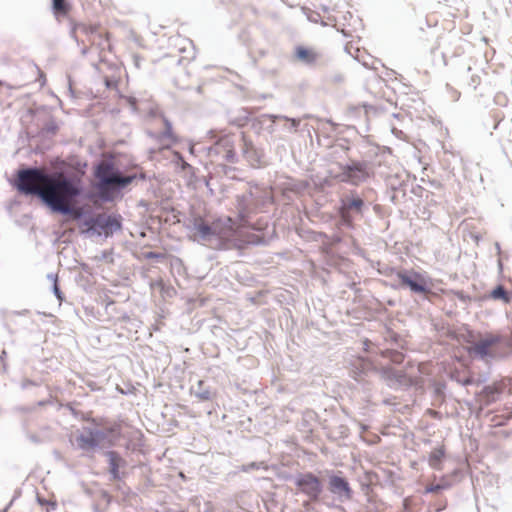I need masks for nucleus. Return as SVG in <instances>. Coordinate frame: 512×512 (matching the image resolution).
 Returning a JSON list of instances; mask_svg holds the SVG:
<instances>
[{"instance_id":"f257e3e1","label":"nucleus","mask_w":512,"mask_h":512,"mask_svg":"<svg viewBox=\"0 0 512 512\" xmlns=\"http://www.w3.org/2000/svg\"><path fill=\"white\" fill-rule=\"evenodd\" d=\"M11 186L24 197H36L50 213L69 216L71 202L88 197L83 180L74 175L53 178L38 166L21 165L10 180Z\"/></svg>"},{"instance_id":"f03ea898","label":"nucleus","mask_w":512,"mask_h":512,"mask_svg":"<svg viewBox=\"0 0 512 512\" xmlns=\"http://www.w3.org/2000/svg\"><path fill=\"white\" fill-rule=\"evenodd\" d=\"M237 148L241 150V156L252 168H260L267 165L265 150L255 145L244 132L240 134L218 133L213 138V144L208 149V156L221 158L230 164H237L240 160Z\"/></svg>"},{"instance_id":"7ed1b4c3","label":"nucleus","mask_w":512,"mask_h":512,"mask_svg":"<svg viewBox=\"0 0 512 512\" xmlns=\"http://www.w3.org/2000/svg\"><path fill=\"white\" fill-rule=\"evenodd\" d=\"M94 187L103 202H112L122 197L123 191L131 185V180L125 178L119 166L113 160H100L92 166Z\"/></svg>"},{"instance_id":"20e7f679","label":"nucleus","mask_w":512,"mask_h":512,"mask_svg":"<svg viewBox=\"0 0 512 512\" xmlns=\"http://www.w3.org/2000/svg\"><path fill=\"white\" fill-rule=\"evenodd\" d=\"M372 191L371 188H364L360 191L349 189L340 196L337 216L341 227L354 229L355 222L364 218L372 204L369 199V194Z\"/></svg>"},{"instance_id":"39448f33","label":"nucleus","mask_w":512,"mask_h":512,"mask_svg":"<svg viewBox=\"0 0 512 512\" xmlns=\"http://www.w3.org/2000/svg\"><path fill=\"white\" fill-rule=\"evenodd\" d=\"M80 233L86 236L109 238L123 228V217L117 212L95 213L81 211L77 215Z\"/></svg>"},{"instance_id":"423d86ee","label":"nucleus","mask_w":512,"mask_h":512,"mask_svg":"<svg viewBox=\"0 0 512 512\" xmlns=\"http://www.w3.org/2000/svg\"><path fill=\"white\" fill-rule=\"evenodd\" d=\"M511 351L512 341L501 334L485 333L470 343L471 355L483 361L504 358Z\"/></svg>"},{"instance_id":"0eeeda50","label":"nucleus","mask_w":512,"mask_h":512,"mask_svg":"<svg viewBox=\"0 0 512 512\" xmlns=\"http://www.w3.org/2000/svg\"><path fill=\"white\" fill-rule=\"evenodd\" d=\"M374 174V166L370 161L352 157L340 163L337 179L351 186H360L373 178Z\"/></svg>"},{"instance_id":"6e6552de","label":"nucleus","mask_w":512,"mask_h":512,"mask_svg":"<svg viewBox=\"0 0 512 512\" xmlns=\"http://www.w3.org/2000/svg\"><path fill=\"white\" fill-rule=\"evenodd\" d=\"M387 286L388 283L384 282ZM432 280L425 273L415 269L402 268L399 272L398 282H391L389 286L394 290L406 289L415 295H426L432 291Z\"/></svg>"},{"instance_id":"1a4fd4ad","label":"nucleus","mask_w":512,"mask_h":512,"mask_svg":"<svg viewBox=\"0 0 512 512\" xmlns=\"http://www.w3.org/2000/svg\"><path fill=\"white\" fill-rule=\"evenodd\" d=\"M188 228L194 232V236L203 242L214 245L215 248L224 250L222 230L214 224H210L201 215H193L189 219Z\"/></svg>"},{"instance_id":"9d476101","label":"nucleus","mask_w":512,"mask_h":512,"mask_svg":"<svg viewBox=\"0 0 512 512\" xmlns=\"http://www.w3.org/2000/svg\"><path fill=\"white\" fill-rule=\"evenodd\" d=\"M294 485L313 503L321 501L324 482L313 472L297 473L293 478Z\"/></svg>"},{"instance_id":"9b49d317","label":"nucleus","mask_w":512,"mask_h":512,"mask_svg":"<svg viewBox=\"0 0 512 512\" xmlns=\"http://www.w3.org/2000/svg\"><path fill=\"white\" fill-rule=\"evenodd\" d=\"M327 490L334 496V499L340 503L351 501L354 498L348 478L342 471H327Z\"/></svg>"},{"instance_id":"f8f14e48","label":"nucleus","mask_w":512,"mask_h":512,"mask_svg":"<svg viewBox=\"0 0 512 512\" xmlns=\"http://www.w3.org/2000/svg\"><path fill=\"white\" fill-rule=\"evenodd\" d=\"M276 236L275 228L272 227L271 235L267 233L257 234L253 232H247L240 235H235L227 240L223 239V245L227 249L234 248L237 250H246L251 246H266L270 243L273 237Z\"/></svg>"},{"instance_id":"ddd939ff","label":"nucleus","mask_w":512,"mask_h":512,"mask_svg":"<svg viewBox=\"0 0 512 512\" xmlns=\"http://www.w3.org/2000/svg\"><path fill=\"white\" fill-rule=\"evenodd\" d=\"M59 129L58 122L50 115L37 131L28 130L26 135L28 140H35L37 142L35 152L43 153L51 147V141L57 135Z\"/></svg>"},{"instance_id":"4468645a","label":"nucleus","mask_w":512,"mask_h":512,"mask_svg":"<svg viewBox=\"0 0 512 512\" xmlns=\"http://www.w3.org/2000/svg\"><path fill=\"white\" fill-rule=\"evenodd\" d=\"M378 375L385 384L393 390L408 389L415 384V379L402 370L391 366H383L378 370Z\"/></svg>"},{"instance_id":"2eb2a0df","label":"nucleus","mask_w":512,"mask_h":512,"mask_svg":"<svg viewBox=\"0 0 512 512\" xmlns=\"http://www.w3.org/2000/svg\"><path fill=\"white\" fill-rule=\"evenodd\" d=\"M103 454L107 457L110 480L115 482L123 481L128 475L126 471L128 466L127 460L116 450H106Z\"/></svg>"},{"instance_id":"dca6fc26","label":"nucleus","mask_w":512,"mask_h":512,"mask_svg":"<svg viewBox=\"0 0 512 512\" xmlns=\"http://www.w3.org/2000/svg\"><path fill=\"white\" fill-rule=\"evenodd\" d=\"M83 430L84 433H81L76 437L78 448L83 451L99 448L101 443L106 440V434L103 429L85 426Z\"/></svg>"},{"instance_id":"f3484780","label":"nucleus","mask_w":512,"mask_h":512,"mask_svg":"<svg viewBox=\"0 0 512 512\" xmlns=\"http://www.w3.org/2000/svg\"><path fill=\"white\" fill-rule=\"evenodd\" d=\"M237 217L240 221H247L256 211V198L251 190L237 195L236 197Z\"/></svg>"},{"instance_id":"a211bd4d","label":"nucleus","mask_w":512,"mask_h":512,"mask_svg":"<svg viewBox=\"0 0 512 512\" xmlns=\"http://www.w3.org/2000/svg\"><path fill=\"white\" fill-rule=\"evenodd\" d=\"M378 370L379 367L370 359L358 357L351 363L350 375L357 382H361L373 373L378 374Z\"/></svg>"},{"instance_id":"6ab92c4d","label":"nucleus","mask_w":512,"mask_h":512,"mask_svg":"<svg viewBox=\"0 0 512 512\" xmlns=\"http://www.w3.org/2000/svg\"><path fill=\"white\" fill-rule=\"evenodd\" d=\"M351 150L352 147L349 140L346 138H341L329 147V159L331 162L336 164L340 170V163L347 162L348 159L352 158L350 155Z\"/></svg>"},{"instance_id":"aec40b11","label":"nucleus","mask_w":512,"mask_h":512,"mask_svg":"<svg viewBox=\"0 0 512 512\" xmlns=\"http://www.w3.org/2000/svg\"><path fill=\"white\" fill-rule=\"evenodd\" d=\"M321 55L312 47L296 45L294 47L293 59L301 64L313 68L317 65Z\"/></svg>"},{"instance_id":"412c9836","label":"nucleus","mask_w":512,"mask_h":512,"mask_svg":"<svg viewBox=\"0 0 512 512\" xmlns=\"http://www.w3.org/2000/svg\"><path fill=\"white\" fill-rule=\"evenodd\" d=\"M281 117L282 115L276 114H262L258 117H254L251 120V129L257 134H260L262 131H267L269 134H272L275 131V122L280 120Z\"/></svg>"},{"instance_id":"4be33fe9","label":"nucleus","mask_w":512,"mask_h":512,"mask_svg":"<svg viewBox=\"0 0 512 512\" xmlns=\"http://www.w3.org/2000/svg\"><path fill=\"white\" fill-rule=\"evenodd\" d=\"M190 393L201 402L213 401L217 395L216 391L205 380H198L195 385H192Z\"/></svg>"},{"instance_id":"5701e85b","label":"nucleus","mask_w":512,"mask_h":512,"mask_svg":"<svg viewBox=\"0 0 512 512\" xmlns=\"http://www.w3.org/2000/svg\"><path fill=\"white\" fill-rule=\"evenodd\" d=\"M459 472L455 470L450 475H444L435 484H430L425 487L424 493L440 494L444 490L450 489L457 480Z\"/></svg>"},{"instance_id":"b1692460","label":"nucleus","mask_w":512,"mask_h":512,"mask_svg":"<svg viewBox=\"0 0 512 512\" xmlns=\"http://www.w3.org/2000/svg\"><path fill=\"white\" fill-rule=\"evenodd\" d=\"M484 300L500 301L504 304H512V291L503 284L498 283L484 295Z\"/></svg>"},{"instance_id":"393cba45","label":"nucleus","mask_w":512,"mask_h":512,"mask_svg":"<svg viewBox=\"0 0 512 512\" xmlns=\"http://www.w3.org/2000/svg\"><path fill=\"white\" fill-rule=\"evenodd\" d=\"M386 185L390 191H402V198L406 197L407 188L410 186L408 176L405 178L401 174L388 175L385 179Z\"/></svg>"},{"instance_id":"a878e982","label":"nucleus","mask_w":512,"mask_h":512,"mask_svg":"<svg viewBox=\"0 0 512 512\" xmlns=\"http://www.w3.org/2000/svg\"><path fill=\"white\" fill-rule=\"evenodd\" d=\"M30 314V310H5L3 311V317L6 320L4 323V327L10 335H14L16 330L11 327V324H17L15 317L17 316H27Z\"/></svg>"},{"instance_id":"bb28decb","label":"nucleus","mask_w":512,"mask_h":512,"mask_svg":"<svg viewBox=\"0 0 512 512\" xmlns=\"http://www.w3.org/2000/svg\"><path fill=\"white\" fill-rule=\"evenodd\" d=\"M446 457V451L444 446H438L434 448L428 457L429 465L436 470L442 469V463Z\"/></svg>"},{"instance_id":"cd10ccee","label":"nucleus","mask_w":512,"mask_h":512,"mask_svg":"<svg viewBox=\"0 0 512 512\" xmlns=\"http://www.w3.org/2000/svg\"><path fill=\"white\" fill-rule=\"evenodd\" d=\"M252 119L249 109L241 108L235 116L229 117V123L237 126L238 128H242L247 126L249 123L251 124Z\"/></svg>"},{"instance_id":"c85d7f7f","label":"nucleus","mask_w":512,"mask_h":512,"mask_svg":"<svg viewBox=\"0 0 512 512\" xmlns=\"http://www.w3.org/2000/svg\"><path fill=\"white\" fill-rule=\"evenodd\" d=\"M104 433L106 434L105 442L109 446H114L117 441L122 437V427L119 423H114L108 427H106Z\"/></svg>"},{"instance_id":"c756f323","label":"nucleus","mask_w":512,"mask_h":512,"mask_svg":"<svg viewBox=\"0 0 512 512\" xmlns=\"http://www.w3.org/2000/svg\"><path fill=\"white\" fill-rule=\"evenodd\" d=\"M449 378L452 381L460 384L461 386L467 387L471 386L475 383L474 376L470 373L462 372L458 369H455L449 373Z\"/></svg>"},{"instance_id":"7c9ffc66","label":"nucleus","mask_w":512,"mask_h":512,"mask_svg":"<svg viewBox=\"0 0 512 512\" xmlns=\"http://www.w3.org/2000/svg\"><path fill=\"white\" fill-rule=\"evenodd\" d=\"M377 272L380 275H383V276H385L387 278L395 277L396 278L395 282H398V280H399L400 269H398L396 267H393V266H390L388 264L377 262Z\"/></svg>"},{"instance_id":"2f4dec72","label":"nucleus","mask_w":512,"mask_h":512,"mask_svg":"<svg viewBox=\"0 0 512 512\" xmlns=\"http://www.w3.org/2000/svg\"><path fill=\"white\" fill-rule=\"evenodd\" d=\"M349 434H350L349 427L345 424H340V425L334 427L333 429H331L328 436H329V438H331L333 440H344V439L348 438Z\"/></svg>"},{"instance_id":"473e14b6","label":"nucleus","mask_w":512,"mask_h":512,"mask_svg":"<svg viewBox=\"0 0 512 512\" xmlns=\"http://www.w3.org/2000/svg\"><path fill=\"white\" fill-rule=\"evenodd\" d=\"M159 139L160 140L167 139V140H170L174 144H176L178 142V139L173 132L172 123L167 118H164V129L160 133Z\"/></svg>"},{"instance_id":"72a5a7b5","label":"nucleus","mask_w":512,"mask_h":512,"mask_svg":"<svg viewBox=\"0 0 512 512\" xmlns=\"http://www.w3.org/2000/svg\"><path fill=\"white\" fill-rule=\"evenodd\" d=\"M51 8L56 18L67 14L69 5L66 0H51Z\"/></svg>"},{"instance_id":"f704fd0d","label":"nucleus","mask_w":512,"mask_h":512,"mask_svg":"<svg viewBox=\"0 0 512 512\" xmlns=\"http://www.w3.org/2000/svg\"><path fill=\"white\" fill-rule=\"evenodd\" d=\"M499 391L491 386H484L482 389L483 401L486 405H490L498 399Z\"/></svg>"},{"instance_id":"c9c22d12","label":"nucleus","mask_w":512,"mask_h":512,"mask_svg":"<svg viewBox=\"0 0 512 512\" xmlns=\"http://www.w3.org/2000/svg\"><path fill=\"white\" fill-rule=\"evenodd\" d=\"M435 398L441 402L445 400L446 384L442 381H434L432 384Z\"/></svg>"},{"instance_id":"e433bc0d","label":"nucleus","mask_w":512,"mask_h":512,"mask_svg":"<svg viewBox=\"0 0 512 512\" xmlns=\"http://www.w3.org/2000/svg\"><path fill=\"white\" fill-rule=\"evenodd\" d=\"M76 405H78L77 402H68L64 405L65 409L70 411V413L73 415L74 418L82 420V421H88V418L86 417L85 413L78 410L76 408Z\"/></svg>"},{"instance_id":"4c0bfd02","label":"nucleus","mask_w":512,"mask_h":512,"mask_svg":"<svg viewBox=\"0 0 512 512\" xmlns=\"http://www.w3.org/2000/svg\"><path fill=\"white\" fill-rule=\"evenodd\" d=\"M38 504L41 507H45L47 512L53 511L57 508V503L55 501H50L43 496L37 495L36 497Z\"/></svg>"},{"instance_id":"58836bf2","label":"nucleus","mask_w":512,"mask_h":512,"mask_svg":"<svg viewBox=\"0 0 512 512\" xmlns=\"http://www.w3.org/2000/svg\"><path fill=\"white\" fill-rule=\"evenodd\" d=\"M212 160L214 161H218V160H221L222 162H220L218 164V167L221 169V171L226 175V176H230L231 173L235 172L236 171V168L235 167H232V166H229L227 165L223 159L221 158H217V157H210Z\"/></svg>"},{"instance_id":"ea45409f","label":"nucleus","mask_w":512,"mask_h":512,"mask_svg":"<svg viewBox=\"0 0 512 512\" xmlns=\"http://www.w3.org/2000/svg\"><path fill=\"white\" fill-rule=\"evenodd\" d=\"M280 120H285L286 122L289 123V125L287 126V129L289 131L296 132L298 130L299 125H300V119H298V118H290V117L282 115Z\"/></svg>"},{"instance_id":"a19ab883","label":"nucleus","mask_w":512,"mask_h":512,"mask_svg":"<svg viewBox=\"0 0 512 512\" xmlns=\"http://www.w3.org/2000/svg\"><path fill=\"white\" fill-rule=\"evenodd\" d=\"M124 177L130 179L131 184H132L134 181H137V180L145 181L147 179V174L144 171H140L137 173H131V174L125 175Z\"/></svg>"},{"instance_id":"79ce46f5","label":"nucleus","mask_w":512,"mask_h":512,"mask_svg":"<svg viewBox=\"0 0 512 512\" xmlns=\"http://www.w3.org/2000/svg\"><path fill=\"white\" fill-rule=\"evenodd\" d=\"M51 288H52V292H53L54 296L56 297V299L59 302H62L65 299V295L61 291L59 282L53 283Z\"/></svg>"},{"instance_id":"37998d69","label":"nucleus","mask_w":512,"mask_h":512,"mask_svg":"<svg viewBox=\"0 0 512 512\" xmlns=\"http://www.w3.org/2000/svg\"><path fill=\"white\" fill-rule=\"evenodd\" d=\"M309 187V182L306 180H301L293 185L292 190L295 192L305 191Z\"/></svg>"},{"instance_id":"c03bdc74","label":"nucleus","mask_w":512,"mask_h":512,"mask_svg":"<svg viewBox=\"0 0 512 512\" xmlns=\"http://www.w3.org/2000/svg\"><path fill=\"white\" fill-rule=\"evenodd\" d=\"M454 294L457 297V299L464 304L468 303L471 300L470 296L462 290H457L454 292Z\"/></svg>"},{"instance_id":"a18cd8bd","label":"nucleus","mask_w":512,"mask_h":512,"mask_svg":"<svg viewBox=\"0 0 512 512\" xmlns=\"http://www.w3.org/2000/svg\"><path fill=\"white\" fill-rule=\"evenodd\" d=\"M79 27V23H74L72 22V26H71V29H70V37L77 43L79 44L80 43V40L79 38L77 37V34H76V31H77V28Z\"/></svg>"},{"instance_id":"49530a36","label":"nucleus","mask_w":512,"mask_h":512,"mask_svg":"<svg viewBox=\"0 0 512 512\" xmlns=\"http://www.w3.org/2000/svg\"><path fill=\"white\" fill-rule=\"evenodd\" d=\"M79 27L87 35L94 34L96 32V27L92 25L79 24Z\"/></svg>"},{"instance_id":"de8ad7c7","label":"nucleus","mask_w":512,"mask_h":512,"mask_svg":"<svg viewBox=\"0 0 512 512\" xmlns=\"http://www.w3.org/2000/svg\"><path fill=\"white\" fill-rule=\"evenodd\" d=\"M37 385H38V383L32 379H24L21 383V388L27 389L29 387L37 386Z\"/></svg>"},{"instance_id":"09e8293b","label":"nucleus","mask_w":512,"mask_h":512,"mask_svg":"<svg viewBox=\"0 0 512 512\" xmlns=\"http://www.w3.org/2000/svg\"><path fill=\"white\" fill-rule=\"evenodd\" d=\"M28 439L34 444H41L43 440L36 434H28Z\"/></svg>"},{"instance_id":"8fccbe9b","label":"nucleus","mask_w":512,"mask_h":512,"mask_svg":"<svg viewBox=\"0 0 512 512\" xmlns=\"http://www.w3.org/2000/svg\"><path fill=\"white\" fill-rule=\"evenodd\" d=\"M479 84H480V77L478 75H473L471 77V82L469 83V85L472 86L473 89L475 90Z\"/></svg>"},{"instance_id":"3c124183","label":"nucleus","mask_w":512,"mask_h":512,"mask_svg":"<svg viewBox=\"0 0 512 512\" xmlns=\"http://www.w3.org/2000/svg\"><path fill=\"white\" fill-rule=\"evenodd\" d=\"M391 192H392V194L390 195V201L393 204H398L399 202H401L400 197H399V192H395V191H391Z\"/></svg>"},{"instance_id":"603ef678","label":"nucleus","mask_w":512,"mask_h":512,"mask_svg":"<svg viewBox=\"0 0 512 512\" xmlns=\"http://www.w3.org/2000/svg\"><path fill=\"white\" fill-rule=\"evenodd\" d=\"M101 497H102V499L106 500L108 503H110L112 501L111 494L106 490L101 491Z\"/></svg>"},{"instance_id":"864d4df0","label":"nucleus","mask_w":512,"mask_h":512,"mask_svg":"<svg viewBox=\"0 0 512 512\" xmlns=\"http://www.w3.org/2000/svg\"><path fill=\"white\" fill-rule=\"evenodd\" d=\"M145 257L147 259H159L161 257V255L157 252L150 251V252L146 253Z\"/></svg>"},{"instance_id":"5fc2aeb1","label":"nucleus","mask_w":512,"mask_h":512,"mask_svg":"<svg viewBox=\"0 0 512 512\" xmlns=\"http://www.w3.org/2000/svg\"><path fill=\"white\" fill-rule=\"evenodd\" d=\"M308 19L311 22L318 23L321 20V15L318 13H314V14L308 16Z\"/></svg>"},{"instance_id":"6e6d98bb","label":"nucleus","mask_w":512,"mask_h":512,"mask_svg":"<svg viewBox=\"0 0 512 512\" xmlns=\"http://www.w3.org/2000/svg\"><path fill=\"white\" fill-rule=\"evenodd\" d=\"M487 121L489 122V124H492V129L495 130L498 128V125H499V121L495 120L494 118H492L491 116H489V118L487 119Z\"/></svg>"},{"instance_id":"4d7b16f0","label":"nucleus","mask_w":512,"mask_h":512,"mask_svg":"<svg viewBox=\"0 0 512 512\" xmlns=\"http://www.w3.org/2000/svg\"><path fill=\"white\" fill-rule=\"evenodd\" d=\"M47 279H49L52 282V284L56 283V282H59L58 276L56 274H54V273H49L47 275Z\"/></svg>"},{"instance_id":"13d9d810","label":"nucleus","mask_w":512,"mask_h":512,"mask_svg":"<svg viewBox=\"0 0 512 512\" xmlns=\"http://www.w3.org/2000/svg\"><path fill=\"white\" fill-rule=\"evenodd\" d=\"M6 359H7V351L5 349H3L0 353V363L7 362Z\"/></svg>"},{"instance_id":"bf43d9fd","label":"nucleus","mask_w":512,"mask_h":512,"mask_svg":"<svg viewBox=\"0 0 512 512\" xmlns=\"http://www.w3.org/2000/svg\"><path fill=\"white\" fill-rule=\"evenodd\" d=\"M256 468H258L257 463L252 462V463L244 466V471H249L250 469H256Z\"/></svg>"},{"instance_id":"052dcab7","label":"nucleus","mask_w":512,"mask_h":512,"mask_svg":"<svg viewBox=\"0 0 512 512\" xmlns=\"http://www.w3.org/2000/svg\"><path fill=\"white\" fill-rule=\"evenodd\" d=\"M18 410L23 413H29V412L33 411V408L27 407V406H22V407H19Z\"/></svg>"},{"instance_id":"680f3d73","label":"nucleus","mask_w":512,"mask_h":512,"mask_svg":"<svg viewBox=\"0 0 512 512\" xmlns=\"http://www.w3.org/2000/svg\"><path fill=\"white\" fill-rule=\"evenodd\" d=\"M20 493H21V491H20V490H17V491L15 492V495H14L13 499H12V500L10 501V503L7 505V507H6L5 511H6L7 509H9V508L12 506L14 499H15L16 497H18V496L20 495Z\"/></svg>"},{"instance_id":"e2e57ef3","label":"nucleus","mask_w":512,"mask_h":512,"mask_svg":"<svg viewBox=\"0 0 512 512\" xmlns=\"http://www.w3.org/2000/svg\"><path fill=\"white\" fill-rule=\"evenodd\" d=\"M361 486H362V490H363L366 494H368V492H369V490H370V485H369L368 483H362V484H361Z\"/></svg>"},{"instance_id":"0e129e2a","label":"nucleus","mask_w":512,"mask_h":512,"mask_svg":"<svg viewBox=\"0 0 512 512\" xmlns=\"http://www.w3.org/2000/svg\"><path fill=\"white\" fill-rule=\"evenodd\" d=\"M1 371H2V373H6L8 371L7 362L1 363Z\"/></svg>"},{"instance_id":"69168bd1","label":"nucleus","mask_w":512,"mask_h":512,"mask_svg":"<svg viewBox=\"0 0 512 512\" xmlns=\"http://www.w3.org/2000/svg\"><path fill=\"white\" fill-rule=\"evenodd\" d=\"M363 107L365 109V113L366 114L369 112V110L373 109V107L371 105H368V104H364Z\"/></svg>"},{"instance_id":"338daca9","label":"nucleus","mask_w":512,"mask_h":512,"mask_svg":"<svg viewBox=\"0 0 512 512\" xmlns=\"http://www.w3.org/2000/svg\"><path fill=\"white\" fill-rule=\"evenodd\" d=\"M373 209H374V211H375L376 213H378V212H380V211H381V206H380V205H378V204H376V205H374V206H373Z\"/></svg>"},{"instance_id":"774afa93","label":"nucleus","mask_w":512,"mask_h":512,"mask_svg":"<svg viewBox=\"0 0 512 512\" xmlns=\"http://www.w3.org/2000/svg\"><path fill=\"white\" fill-rule=\"evenodd\" d=\"M47 404V401L46 400H40L37 402V405L42 407V406H45Z\"/></svg>"}]
</instances>
